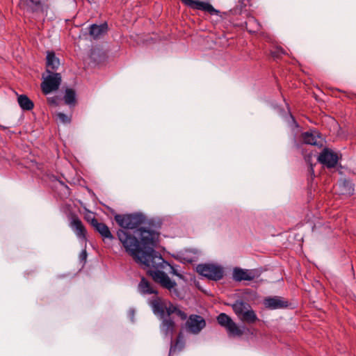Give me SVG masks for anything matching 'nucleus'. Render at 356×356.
<instances>
[{
    "label": "nucleus",
    "mask_w": 356,
    "mask_h": 356,
    "mask_svg": "<svg viewBox=\"0 0 356 356\" xmlns=\"http://www.w3.org/2000/svg\"><path fill=\"white\" fill-rule=\"evenodd\" d=\"M60 65L59 59L56 57L53 51H48L47 54V70L46 72H53L56 70Z\"/></svg>",
    "instance_id": "20"
},
{
    "label": "nucleus",
    "mask_w": 356,
    "mask_h": 356,
    "mask_svg": "<svg viewBox=\"0 0 356 356\" xmlns=\"http://www.w3.org/2000/svg\"><path fill=\"white\" fill-rule=\"evenodd\" d=\"M257 277V273L254 270L243 269L235 268L233 270L232 277L235 281H251Z\"/></svg>",
    "instance_id": "14"
},
{
    "label": "nucleus",
    "mask_w": 356,
    "mask_h": 356,
    "mask_svg": "<svg viewBox=\"0 0 356 356\" xmlns=\"http://www.w3.org/2000/svg\"><path fill=\"white\" fill-rule=\"evenodd\" d=\"M150 273L155 282L159 283L163 288L167 289L172 295L179 296L178 291L176 289V282L172 280L166 273L161 271V268L151 270Z\"/></svg>",
    "instance_id": "6"
},
{
    "label": "nucleus",
    "mask_w": 356,
    "mask_h": 356,
    "mask_svg": "<svg viewBox=\"0 0 356 356\" xmlns=\"http://www.w3.org/2000/svg\"><path fill=\"white\" fill-rule=\"evenodd\" d=\"M252 23H254L256 24V26H257L255 30L252 31L253 32H256L259 30V23H257V22L253 18V17H251L248 19V22L246 23L247 25H250Z\"/></svg>",
    "instance_id": "29"
},
{
    "label": "nucleus",
    "mask_w": 356,
    "mask_h": 356,
    "mask_svg": "<svg viewBox=\"0 0 356 356\" xmlns=\"http://www.w3.org/2000/svg\"><path fill=\"white\" fill-rule=\"evenodd\" d=\"M163 262L165 264H160L159 265H158L156 266H147V267L152 268L154 269H157V268L166 269L167 267H169V268H170L169 273H170L179 277V278H182L181 272L178 270V268L176 266L170 265L169 263L165 261L164 259H163Z\"/></svg>",
    "instance_id": "24"
},
{
    "label": "nucleus",
    "mask_w": 356,
    "mask_h": 356,
    "mask_svg": "<svg viewBox=\"0 0 356 356\" xmlns=\"http://www.w3.org/2000/svg\"><path fill=\"white\" fill-rule=\"evenodd\" d=\"M153 312L155 315L163 318L165 314L168 316L175 313L181 320H186L187 314L179 309L176 306L172 305L170 302L165 300L159 297H155L149 302Z\"/></svg>",
    "instance_id": "2"
},
{
    "label": "nucleus",
    "mask_w": 356,
    "mask_h": 356,
    "mask_svg": "<svg viewBox=\"0 0 356 356\" xmlns=\"http://www.w3.org/2000/svg\"><path fill=\"white\" fill-rule=\"evenodd\" d=\"M17 102L22 110L31 111L33 106V102L25 95L18 96Z\"/></svg>",
    "instance_id": "23"
},
{
    "label": "nucleus",
    "mask_w": 356,
    "mask_h": 356,
    "mask_svg": "<svg viewBox=\"0 0 356 356\" xmlns=\"http://www.w3.org/2000/svg\"><path fill=\"white\" fill-rule=\"evenodd\" d=\"M117 235L126 252L136 263L145 267L165 264L162 257L154 249L159 238L157 232L140 227L133 232L119 229Z\"/></svg>",
    "instance_id": "1"
},
{
    "label": "nucleus",
    "mask_w": 356,
    "mask_h": 356,
    "mask_svg": "<svg viewBox=\"0 0 356 356\" xmlns=\"http://www.w3.org/2000/svg\"><path fill=\"white\" fill-rule=\"evenodd\" d=\"M206 326L205 320L196 314L191 315L186 322V328L189 332L197 334Z\"/></svg>",
    "instance_id": "10"
},
{
    "label": "nucleus",
    "mask_w": 356,
    "mask_h": 356,
    "mask_svg": "<svg viewBox=\"0 0 356 356\" xmlns=\"http://www.w3.org/2000/svg\"><path fill=\"white\" fill-rule=\"evenodd\" d=\"M150 273L155 282L159 283L163 288L167 289L172 295L179 296L178 291L176 289V282L172 280L166 273L161 271V268L151 270Z\"/></svg>",
    "instance_id": "5"
},
{
    "label": "nucleus",
    "mask_w": 356,
    "mask_h": 356,
    "mask_svg": "<svg viewBox=\"0 0 356 356\" xmlns=\"http://www.w3.org/2000/svg\"><path fill=\"white\" fill-rule=\"evenodd\" d=\"M186 6L197 10H204L209 13L211 15H218L219 11L215 9L210 3L195 1V0H181Z\"/></svg>",
    "instance_id": "13"
},
{
    "label": "nucleus",
    "mask_w": 356,
    "mask_h": 356,
    "mask_svg": "<svg viewBox=\"0 0 356 356\" xmlns=\"http://www.w3.org/2000/svg\"><path fill=\"white\" fill-rule=\"evenodd\" d=\"M57 118L60 122L63 124H67L70 123L71 121L70 117L67 116V115L63 113H57Z\"/></svg>",
    "instance_id": "27"
},
{
    "label": "nucleus",
    "mask_w": 356,
    "mask_h": 356,
    "mask_svg": "<svg viewBox=\"0 0 356 356\" xmlns=\"http://www.w3.org/2000/svg\"><path fill=\"white\" fill-rule=\"evenodd\" d=\"M138 290L143 295L156 294L157 291L152 286L150 283L145 278L142 277L138 286Z\"/></svg>",
    "instance_id": "21"
},
{
    "label": "nucleus",
    "mask_w": 356,
    "mask_h": 356,
    "mask_svg": "<svg viewBox=\"0 0 356 356\" xmlns=\"http://www.w3.org/2000/svg\"><path fill=\"white\" fill-rule=\"evenodd\" d=\"M48 103L51 106H57L58 98L56 96L54 97H49L47 98Z\"/></svg>",
    "instance_id": "28"
},
{
    "label": "nucleus",
    "mask_w": 356,
    "mask_h": 356,
    "mask_svg": "<svg viewBox=\"0 0 356 356\" xmlns=\"http://www.w3.org/2000/svg\"><path fill=\"white\" fill-rule=\"evenodd\" d=\"M318 161L327 168H333L337 163L338 156L331 149L325 148L318 156Z\"/></svg>",
    "instance_id": "12"
},
{
    "label": "nucleus",
    "mask_w": 356,
    "mask_h": 356,
    "mask_svg": "<svg viewBox=\"0 0 356 356\" xmlns=\"http://www.w3.org/2000/svg\"><path fill=\"white\" fill-rule=\"evenodd\" d=\"M70 227L76 236L82 241L86 240V230L81 220L76 216L71 218Z\"/></svg>",
    "instance_id": "15"
},
{
    "label": "nucleus",
    "mask_w": 356,
    "mask_h": 356,
    "mask_svg": "<svg viewBox=\"0 0 356 356\" xmlns=\"http://www.w3.org/2000/svg\"><path fill=\"white\" fill-rule=\"evenodd\" d=\"M339 187L340 188V193L343 195H350L353 193V188L352 184L346 180H343L339 183Z\"/></svg>",
    "instance_id": "25"
},
{
    "label": "nucleus",
    "mask_w": 356,
    "mask_h": 356,
    "mask_svg": "<svg viewBox=\"0 0 356 356\" xmlns=\"http://www.w3.org/2000/svg\"><path fill=\"white\" fill-rule=\"evenodd\" d=\"M302 138L305 144L312 145H318L321 142V137L316 131L304 132L302 134Z\"/></svg>",
    "instance_id": "18"
},
{
    "label": "nucleus",
    "mask_w": 356,
    "mask_h": 356,
    "mask_svg": "<svg viewBox=\"0 0 356 356\" xmlns=\"http://www.w3.org/2000/svg\"><path fill=\"white\" fill-rule=\"evenodd\" d=\"M280 54H284V51L282 49H277V51L272 52V56L275 58L279 56Z\"/></svg>",
    "instance_id": "30"
},
{
    "label": "nucleus",
    "mask_w": 356,
    "mask_h": 356,
    "mask_svg": "<svg viewBox=\"0 0 356 356\" xmlns=\"http://www.w3.org/2000/svg\"><path fill=\"white\" fill-rule=\"evenodd\" d=\"M64 100L66 104H74L75 103V92L72 89H66Z\"/></svg>",
    "instance_id": "26"
},
{
    "label": "nucleus",
    "mask_w": 356,
    "mask_h": 356,
    "mask_svg": "<svg viewBox=\"0 0 356 356\" xmlns=\"http://www.w3.org/2000/svg\"><path fill=\"white\" fill-rule=\"evenodd\" d=\"M95 218L92 213H89L85 217L86 220L91 223L92 218Z\"/></svg>",
    "instance_id": "31"
},
{
    "label": "nucleus",
    "mask_w": 356,
    "mask_h": 356,
    "mask_svg": "<svg viewBox=\"0 0 356 356\" xmlns=\"http://www.w3.org/2000/svg\"><path fill=\"white\" fill-rule=\"evenodd\" d=\"M175 322L170 318H163V321L160 326L161 334L170 339V343L172 342V337L175 332Z\"/></svg>",
    "instance_id": "16"
},
{
    "label": "nucleus",
    "mask_w": 356,
    "mask_h": 356,
    "mask_svg": "<svg viewBox=\"0 0 356 356\" xmlns=\"http://www.w3.org/2000/svg\"><path fill=\"white\" fill-rule=\"evenodd\" d=\"M264 304L266 308L276 309L287 307V302L280 297L275 296L267 298L264 300Z\"/></svg>",
    "instance_id": "17"
},
{
    "label": "nucleus",
    "mask_w": 356,
    "mask_h": 356,
    "mask_svg": "<svg viewBox=\"0 0 356 356\" xmlns=\"http://www.w3.org/2000/svg\"><path fill=\"white\" fill-rule=\"evenodd\" d=\"M179 338H180V336H179V337H178V339H177V343H176V346L175 347L171 346V348H170V353H172V351H175V350L176 348V346L178 345V343L179 342Z\"/></svg>",
    "instance_id": "33"
},
{
    "label": "nucleus",
    "mask_w": 356,
    "mask_h": 356,
    "mask_svg": "<svg viewBox=\"0 0 356 356\" xmlns=\"http://www.w3.org/2000/svg\"><path fill=\"white\" fill-rule=\"evenodd\" d=\"M19 6L25 12L35 15L43 13L41 0H20Z\"/></svg>",
    "instance_id": "11"
},
{
    "label": "nucleus",
    "mask_w": 356,
    "mask_h": 356,
    "mask_svg": "<svg viewBox=\"0 0 356 356\" xmlns=\"http://www.w3.org/2000/svg\"><path fill=\"white\" fill-rule=\"evenodd\" d=\"M232 309L238 319L244 323H254L258 318L251 306L242 300H236L232 305Z\"/></svg>",
    "instance_id": "4"
},
{
    "label": "nucleus",
    "mask_w": 356,
    "mask_h": 356,
    "mask_svg": "<svg viewBox=\"0 0 356 356\" xmlns=\"http://www.w3.org/2000/svg\"><path fill=\"white\" fill-rule=\"evenodd\" d=\"M87 257V253L86 250H83L80 254V257L81 259H86Z\"/></svg>",
    "instance_id": "32"
},
{
    "label": "nucleus",
    "mask_w": 356,
    "mask_h": 356,
    "mask_svg": "<svg viewBox=\"0 0 356 356\" xmlns=\"http://www.w3.org/2000/svg\"><path fill=\"white\" fill-rule=\"evenodd\" d=\"M46 76L43 75V81L41 83V88L44 95H48L57 90L61 83L60 74L56 72H46Z\"/></svg>",
    "instance_id": "8"
},
{
    "label": "nucleus",
    "mask_w": 356,
    "mask_h": 356,
    "mask_svg": "<svg viewBox=\"0 0 356 356\" xmlns=\"http://www.w3.org/2000/svg\"><path fill=\"white\" fill-rule=\"evenodd\" d=\"M107 24H102L100 25L92 24L90 28V34L94 38H97L104 34L107 31Z\"/></svg>",
    "instance_id": "22"
},
{
    "label": "nucleus",
    "mask_w": 356,
    "mask_h": 356,
    "mask_svg": "<svg viewBox=\"0 0 356 356\" xmlns=\"http://www.w3.org/2000/svg\"><path fill=\"white\" fill-rule=\"evenodd\" d=\"M134 313V310H130L129 311V315H130L131 318H133Z\"/></svg>",
    "instance_id": "34"
},
{
    "label": "nucleus",
    "mask_w": 356,
    "mask_h": 356,
    "mask_svg": "<svg viewBox=\"0 0 356 356\" xmlns=\"http://www.w3.org/2000/svg\"><path fill=\"white\" fill-rule=\"evenodd\" d=\"M115 220L123 228L122 229L133 232L139 229L138 227L145 221V216L139 213L117 214L115 216Z\"/></svg>",
    "instance_id": "3"
},
{
    "label": "nucleus",
    "mask_w": 356,
    "mask_h": 356,
    "mask_svg": "<svg viewBox=\"0 0 356 356\" xmlns=\"http://www.w3.org/2000/svg\"><path fill=\"white\" fill-rule=\"evenodd\" d=\"M198 273L212 280H220L223 277V268L213 264H199L197 266Z\"/></svg>",
    "instance_id": "7"
},
{
    "label": "nucleus",
    "mask_w": 356,
    "mask_h": 356,
    "mask_svg": "<svg viewBox=\"0 0 356 356\" xmlns=\"http://www.w3.org/2000/svg\"><path fill=\"white\" fill-rule=\"evenodd\" d=\"M217 321L221 326L226 328L229 336L240 337L243 334V331L226 314H219Z\"/></svg>",
    "instance_id": "9"
},
{
    "label": "nucleus",
    "mask_w": 356,
    "mask_h": 356,
    "mask_svg": "<svg viewBox=\"0 0 356 356\" xmlns=\"http://www.w3.org/2000/svg\"><path fill=\"white\" fill-rule=\"evenodd\" d=\"M91 225L104 238L109 239L113 238L109 228L104 223L99 222L95 218H92Z\"/></svg>",
    "instance_id": "19"
}]
</instances>
